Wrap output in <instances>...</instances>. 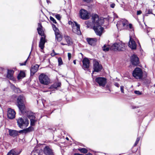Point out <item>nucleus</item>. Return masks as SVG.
Returning <instances> with one entry per match:
<instances>
[{
	"label": "nucleus",
	"instance_id": "nucleus-1",
	"mask_svg": "<svg viewBox=\"0 0 155 155\" xmlns=\"http://www.w3.org/2000/svg\"><path fill=\"white\" fill-rule=\"evenodd\" d=\"M25 101V98L23 95L19 96L17 100V106L22 114L26 112V110L24 103Z\"/></svg>",
	"mask_w": 155,
	"mask_h": 155
},
{
	"label": "nucleus",
	"instance_id": "nucleus-2",
	"mask_svg": "<svg viewBox=\"0 0 155 155\" xmlns=\"http://www.w3.org/2000/svg\"><path fill=\"white\" fill-rule=\"evenodd\" d=\"M118 29H127L128 28V22L125 19H122L118 21L116 25Z\"/></svg>",
	"mask_w": 155,
	"mask_h": 155
},
{
	"label": "nucleus",
	"instance_id": "nucleus-3",
	"mask_svg": "<svg viewBox=\"0 0 155 155\" xmlns=\"http://www.w3.org/2000/svg\"><path fill=\"white\" fill-rule=\"evenodd\" d=\"M39 80L41 84L45 85H48L50 82L49 78L44 73H42L39 75Z\"/></svg>",
	"mask_w": 155,
	"mask_h": 155
},
{
	"label": "nucleus",
	"instance_id": "nucleus-4",
	"mask_svg": "<svg viewBox=\"0 0 155 155\" xmlns=\"http://www.w3.org/2000/svg\"><path fill=\"white\" fill-rule=\"evenodd\" d=\"M112 49L114 51H123L125 50V44L122 42L115 43L112 46Z\"/></svg>",
	"mask_w": 155,
	"mask_h": 155
},
{
	"label": "nucleus",
	"instance_id": "nucleus-5",
	"mask_svg": "<svg viewBox=\"0 0 155 155\" xmlns=\"http://www.w3.org/2000/svg\"><path fill=\"white\" fill-rule=\"evenodd\" d=\"M95 81L100 87H104L107 82L106 78L101 77L96 78L95 79Z\"/></svg>",
	"mask_w": 155,
	"mask_h": 155
},
{
	"label": "nucleus",
	"instance_id": "nucleus-6",
	"mask_svg": "<svg viewBox=\"0 0 155 155\" xmlns=\"http://www.w3.org/2000/svg\"><path fill=\"white\" fill-rule=\"evenodd\" d=\"M17 122L19 127L22 129L27 127L28 124V120L23 119L22 118H19L17 120Z\"/></svg>",
	"mask_w": 155,
	"mask_h": 155
},
{
	"label": "nucleus",
	"instance_id": "nucleus-7",
	"mask_svg": "<svg viewBox=\"0 0 155 155\" xmlns=\"http://www.w3.org/2000/svg\"><path fill=\"white\" fill-rule=\"evenodd\" d=\"M133 76L136 79H140L143 76V72L142 70L139 68H136L133 71Z\"/></svg>",
	"mask_w": 155,
	"mask_h": 155
},
{
	"label": "nucleus",
	"instance_id": "nucleus-8",
	"mask_svg": "<svg viewBox=\"0 0 155 155\" xmlns=\"http://www.w3.org/2000/svg\"><path fill=\"white\" fill-rule=\"evenodd\" d=\"M93 28L97 35L101 36L103 32L104 28L100 25H94Z\"/></svg>",
	"mask_w": 155,
	"mask_h": 155
},
{
	"label": "nucleus",
	"instance_id": "nucleus-9",
	"mask_svg": "<svg viewBox=\"0 0 155 155\" xmlns=\"http://www.w3.org/2000/svg\"><path fill=\"white\" fill-rule=\"evenodd\" d=\"M80 15L81 18L84 20L87 19L89 18V14L87 12L82 9L80 11Z\"/></svg>",
	"mask_w": 155,
	"mask_h": 155
},
{
	"label": "nucleus",
	"instance_id": "nucleus-10",
	"mask_svg": "<svg viewBox=\"0 0 155 155\" xmlns=\"http://www.w3.org/2000/svg\"><path fill=\"white\" fill-rule=\"evenodd\" d=\"M53 29L55 32L56 39L58 41H60L62 40V37L60 34L58 29L55 27V25H53Z\"/></svg>",
	"mask_w": 155,
	"mask_h": 155
},
{
	"label": "nucleus",
	"instance_id": "nucleus-11",
	"mask_svg": "<svg viewBox=\"0 0 155 155\" xmlns=\"http://www.w3.org/2000/svg\"><path fill=\"white\" fill-rule=\"evenodd\" d=\"M102 68V66L99 64V62L94 60L93 61V68L94 71L98 72Z\"/></svg>",
	"mask_w": 155,
	"mask_h": 155
},
{
	"label": "nucleus",
	"instance_id": "nucleus-12",
	"mask_svg": "<svg viewBox=\"0 0 155 155\" xmlns=\"http://www.w3.org/2000/svg\"><path fill=\"white\" fill-rule=\"evenodd\" d=\"M92 21L94 25H101V20L99 19L98 15L97 14L92 16Z\"/></svg>",
	"mask_w": 155,
	"mask_h": 155
},
{
	"label": "nucleus",
	"instance_id": "nucleus-13",
	"mask_svg": "<svg viewBox=\"0 0 155 155\" xmlns=\"http://www.w3.org/2000/svg\"><path fill=\"white\" fill-rule=\"evenodd\" d=\"M72 31L74 33L78 35L81 34V31L80 29V25L77 23L72 25Z\"/></svg>",
	"mask_w": 155,
	"mask_h": 155
},
{
	"label": "nucleus",
	"instance_id": "nucleus-14",
	"mask_svg": "<svg viewBox=\"0 0 155 155\" xmlns=\"http://www.w3.org/2000/svg\"><path fill=\"white\" fill-rule=\"evenodd\" d=\"M16 113L15 110L11 108L8 109L7 112L8 117L10 119H13L15 118Z\"/></svg>",
	"mask_w": 155,
	"mask_h": 155
},
{
	"label": "nucleus",
	"instance_id": "nucleus-15",
	"mask_svg": "<svg viewBox=\"0 0 155 155\" xmlns=\"http://www.w3.org/2000/svg\"><path fill=\"white\" fill-rule=\"evenodd\" d=\"M82 68L84 69H88L89 67L90 61L87 58H84L82 60Z\"/></svg>",
	"mask_w": 155,
	"mask_h": 155
},
{
	"label": "nucleus",
	"instance_id": "nucleus-16",
	"mask_svg": "<svg viewBox=\"0 0 155 155\" xmlns=\"http://www.w3.org/2000/svg\"><path fill=\"white\" fill-rule=\"evenodd\" d=\"M129 46L132 49L135 50L136 49L137 44L133 39L130 37L129 42Z\"/></svg>",
	"mask_w": 155,
	"mask_h": 155
},
{
	"label": "nucleus",
	"instance_id": "nucleus-17",
	"mask_svg": "<svg viewBox=\"0 0 155 155\" xmlns=\"http://www.w3.org/2000/svg\"><path fill=\"white\" fill-rule=\"evenodd\" d=\"M39 66L37 64L35 65H32L30 69L31 75L33 76L35 73L37 71Z\"/></svg>",
	"mask_w": 155,
	"mask_h": 155
},
{
	"label": "nucleus",
	"instance_id": "nucleus-18",
	"mask_svg": "<svg viewBox=\"0 0 155 155\" xmlns=\"http://www.w3.org/2000/svg\"><path fill=\"white\" fill-rule=\"evenodd\" d=\"M131 61L133 65H137L139 63L138 57L135 55H133L131 57Z\"/></svg>",
	"mask_w": 155,
	"mask_h": 155
},
{
	"label": "nucleus",
	"instance_id": "nucleus-19",
	"mask_svg": "<svg viewBox=\"0 0 155 155\" xmlns=\"http://www.w3.org/2000/svg\"><path fill=\"white\" fill-rule=\"evenodd\" d=\"M45 36L41 37L40 38V42L39 44V47L42 50L44 48V45L46 42Z\"/></svg>",
	"mask_w": 155,
	"mask_h": 155
},
{
	"label": "nucleus",
	"instance_id": "nucleus-20",
	"mask_svg": "<svg viewBox=\"0 0 155 155\" xmlns=\"http://www.w3.org/2000/svg\"><path fill=\"white\" fill-rule=\"evenodd\" d=\"M38 27L37 28L38 33L39 35H41V37L45 36L44 34V32L42 29V26L41 23H39L38 24Z\"/></svg>",
	"mask_w": 155,
	"mask_h": 155
},
{
	"label": "nucleus",
	"instance_id": "nucleus-21",
	"mask_svg": "<svg viewBox=\"0 0 155 155\" xmlns=\"http://www.w3.org/2000/svg\"><path fill=\"white\" fill-rule=\"evenodd\" d=\"M87 41L88 43L91 45H94L97 41V39L96 38H87Z\"/></svg>",
	"mask_w": 155,
	"mask_h": 155
},
{
	"label": "nucleus",
	"instance_id": "nucleus-22",
	"mask_svg": "<svg viewBox=\"0 0 155 155\" xmlns=\"http://www.w3.org/2000/svg\"><path fill=\"white\" fill-rule=\"evenodd\" d=\"M44 152L46 155H53L52 150L47 146L44 148Z\"/></svg>",
	"mask_w": 155,
	"mask_h": 155
},
{
	"label": "nucleus",
	"instance_id": "nucleus-23",
	"mask_svg": "<svg viewBox=\"0 0 155 155\" xmlns=\"http://www.w3.org/2000/svg\"><path fill=\"white\" fill-rule=\"evenodd\" d=\"M28 118L30 120L31 124V125H34L36 120L35 119V117L34 114L32 113L31 114L28 116Z\"/></svg>",
	"mask_w": 155,
	"mask_h": 155
},
{
	"label": "nucleus",
	"instance_id": "nucleus-24",
	"mask_svg": "<svg viewBox=\"0 0 155 155\" xmlns=\"http://www.w3.org/2000/svg\"><path fill=\"white\" fill-rule=\"evenodd\" d=\"M9 134L10 136L15 137L18 134V131L15 130L10 129L9 130Z\"/></svg>",
	"mask_w": 155,
	"mask_h": 155
},
{
	"label": "nucleus",
	"instance_id": "nucleus-25",
	"mask_svg": "<svg viewBox=\"0 0 155 155\" xmlns=\"http://www.w3.org/2000/svg\"><path fill=\"white\" fill-rule=\"evenodd\" d=\"M65 39L67 43V44L68 45H71L73 44V41L71 38L68 35L64 36Z\"/></svg>",
	"mask_w": 155,
	"mask_h": 155
},
{
	"label": "nucleus",
	"instance_id": "nucleus-26",
	"mask_svg": "<svg viewBox=\"0 0 155 155\" xmlns=\"http://www.w3.org/2000/svg\"><path fill=\"white\" fill-rule=\"evenodd\" d=\"M14 71L12 70H8L7 74V77L8 78L12 80L13 79V76Z\"/></svg>",
	"mask_w": 155,
	"mask_h": 155
},
{
	"label": "nucleus",
	"instance_id": "nucleus-27",
	"mask_svg": "<svg viewBox=\"0 0 155 155\" xmlns=\"http://www.w3.org/2000/svg\"><path fill=\"white\" fill-rule=\"evenodd\" d=\"M61 85V83L60 82H55L51 85V88L57 89L58 87H60Z\"/></svg>",
	"mask_w": 155,
	"mask_h": 155
},
{
	"label": "nucleus",
	"instance_id": "nucleus-28",
	"mask_svg": "<svg viewBox=\"0 0 155 155\" xmlns=\"http://www.w3.org/2000/svg\"><path fill=\"white\" fill-rule=\"evenodd\" d=\"M25 76V74L23 71H21L18 76V79H21Z\"/></svg>",
	"mask_w": 155,
	"mask_h": 155
},
{
	"label": "nucleus",
	"instance_id": "nucleus-29",
	"mask_svg": "<svg viewBox=\"0 0 155 155\" xmlns=\"http://www.w3.org/2000/svg\"><path fill=\"white\" fill-rule=\"evenodd\" d=\"M16 152L14 149L11 150L7 154V155H15Z\"/></svg>",
	"mask_w": 155,
	"mask_h": 155
},
{
	"label": "nucleus",
	"instance_id": "nucleus-30",
	"mask_svg": "<svg viewBox=\"0 0 155 155\" xmlns=\"http://www.w3.org/2000/svg\"><path fill=\"white\" fill-rule=\"evenodd\" d=\"M78 150L81 153H87L88 151L87 149L85 148H81L78 149Z\"/></svg>",
	"mask_w": 155,
	"mask_h": 155
},
{
	"label": "nucleus",
	"instance_id": "nucleus-31",
	"mask_svg": "<svg viewBox=\"0 0 155 155\" xmlns=\"http://www.w3.org/2000/svg\"><path fill=\"white\" fill-rule=\"evenodd\" d=\"M103 50L105 52L108 51L109 50V48L107 45H104L102 47Z\"/></svg>",
	"mask_w": 155,
	"mask_h": 155
},
{
	"label": "nucleus",
	"instance_id": "nucleus-32",
	"mask_svg": "<svg viewBox=\"0 0 155 155\" xmlns=\"http://www.w3.org/2000/svg\"><path fill=\"white\" fill-rule=\"evenodd\" d=\"M105 87H104L106 91V93H109L110 92V87L109 85L108 84L105 85Z\"/></svg>",
	"mask_w": 155,
	"mask_h": 155
},
{
	"label": "nucleus",
	"instance_id": "nucleus-33",
	"mask_svg": "<svg viewBox=\"0 0 155 155\" xmlns=\"http://www.w3.org/2000/svg\"><path fill=\"white\" fill-rule=\"evenodd\" d=\"M33 128L32 127H29L27 128L24 129L25 131V133L26 134L27 133L31 132Z\"/></svg>",
	"mask_w": 155,
	"mask_h": 155
},
{
	"label": "nucleus",
	"instance_id": "nucleus-34",
	"mask_svg": "<svg viewBox=\"0 0 155 155\" xmlns=\"http://www.w3.org/2000/svg\"><path fill=\"white\" fill-rule=\"evenodd\" d=\"M146 13H145V15L146 16H147L148 14H152V9H146Z\"/></svg>",
	"mask_w": 155,
	"mask_h": 155
},
{
	"label": "nucleus",
	"instance_id": "nucleus-35",
	"mask_svg": "<svg viewBox=\"0 0 155 155\" xmlns=\"http://www.w3.org/2000/svg\"><path fill=\"white\" fill-rule=\"evenodd\" d=\"M58 65H61L63 64V62L62 60V59L61 58H58Z\"/></svg>",
	"mask_w": 155,
	"mask_h": 155
},
{
	"label": "nucleus",
	"instance_id": "nucleus-36",
	"mask_svg": "<svg viewBox=\"0 0 155 155\" xmlns=\"http://www.w3.org/2000/svg\"><path fill=\"white\" fill-rule=\"evenodd\" d=\"M91 22L87 21L85 22V24L87 25V27L88 28H90L91 27Z\"/></svg>",
	"mask_w": 155,
	"mask_h": 155
},
{
	"label": "nucleus",
	"instance_id": "nucleus-37",
	"mask_svg": "<svg viewBox=\"0 0 155 155\" xmlns=\"http://www.w3.org/2000/svg\"><path fill=\"white\" fill-rule=\"evenodd\" d=\"M50 19L51 21H52L53 23L55 24L57 23L56 20L53 17L51 16L50 18Z\"/></svg>",
	"mask_w": 155,
	"mask_h": 155
},
{
	"label": "nucleus",
	"instance_id": "nucleus-38",
	"mask_svg": "<svg viewBox=\"0 0 155 155\" xmlns=\"http://www.w3.org/2000/svg\"><path fill=\"white\" fill-rule=\"evenodd\" d=\"M140 139V137H138L137 138L135 144H134V146H136L138 144Z\"/></svg>",
	"mask_w": 155,
	"mask_h": 155
},
{
	"label": "nucleus",
	"instance_id": "nucleus-39",
	"mask_svg": "<svg viewBox=\"0 0 155 155\" xmlns=\"http://www.w3.org/2000/svg\"><path fill=\"white\" fill-rule=\"evenodd\" d=\"M31 52H30V54H29V55H30V54H31ZM30 56V55H29ZM29 56H28V58L25 61V62L23 63H20V65H21V66H22V65H26V63L27 62V60H28V58L29 57Z\"/></svg>",
	"mask_w": 155,
	"mask_h": 155
},
{
	"label": "nucleus",
	"instance_id": "nucleus-40",
	"mask_svg": "<svg viewBox=\"0 0 155 155\" xmlns=\"http://www.w3.org/2000/svg\"><path fill=\"white\" fill-rule=\"evenodd\" d=\"M134 93L137 94L138 95H140L142 94L139 91H134Z\"/></svg>",
	"mask_w": 155,
	"mask_h": 155
},
{
	"label": "nucleus",
	"instance_id": "nucleus-41",
	"mask_svg": "<svg viewBox=\"0 0 155 155\" xmlns=\"http://www.w3.org/2000/svg\"><path fill=\"white\" fill-rule=\"evenodd\" d=\"M55 17L56 18L59 20H60L61 19V17L59 15H55Z\"/></svg>",
	"mask_w": 155,
	"mask_h": 155
},
{
	"label": "nucleus",
	"instance_id": "nucleus-42",
	"mask_svg": "<svg viewBox=\"0 0 155 155\" xmlns=\"http://www.w3.org/2000/svg\"><path fill=\"white\" fill-rule=\"evenodd\" d=\"M69 24L70 25H71V26L75 24V23H77V22H73L71 21H70L68 22Z\"/></svg>",
	"mask_w": 155,
	"mask_h": 155
},
{
	"label": "nucleus",
	"instance_id": "nucleus-43",
	"mask_svg": "<svg viewBox=\"0 0 155 155\" xmlns=\"http://www.w3.org/2000/svg\"><path fill=\"white\" fill-rule=\"evenodd\" d=\"M51 55L52 56H54L57 54L55 53L54 51V50H53V52L51 54Z\"/></svg>",
	"mask_w": 155,
	"mask_h": 155
},
{
	"label": "nucleus",
	"instance_id": "nucleus-44",
	"mask_svg": "<svg viewBox=\"0 0 155 155\" xmlns=\"http://www.w3.org/2000/svg\"><path fill=\"white\" fill-rule=\"evenodd\" d=\"M124 87L123 86H121L120 87V91L121 92L123 93H124Z\"/></svg>",
	"mask_w": 155,
	"mask_h": 155
},
{
	"label": "nucleus",
	"instance_id": "nucleus-45",
	"mask_svg": "<svg viewBox=\"0 0 155 155\" xmlns=\"http://www.w3.org/2000/svg\"><path fill=\"white\" fill-rule=\"evenodd\" d=\"M68 59L70 60L71 58V54L70 53H68Z\"/></svg>",
	"mask_w": 155,
	"mask_h": 155
},
{
	"label": "nucleus",
	"instance_id": "nucleus-46",
	"mask_svg": "<svg viewBox=\"0 0 155 155\" xmlns=\"http://www.w3.org/2000/svg\"><path fill=\"white\" fill-rule=\"evenodd\" d=\"M115 5L114 3H112L110 5V7L112 8H113L114 7Z\"/></svg>",
	"mask_w": 155,
	"mask_h": 155
},
{
	"label": "nucleus",
	"instance_id": "nucleus-47",
	"mask_svg": "<svg viewBox=\"0 0 155 155\" xmlns=\"http://www.w3.org/2000/svg\"><path fill=\"white\" fill-rule=\"evenodd\" d=\"M142 13V12L140 10L138 11L137 12V15H140Z\"/></svg>",
	"mask_w": 155,
	"mask_h": 155
},
{
	"label": "nucleus",
	"instance_id": "nucleus-48",
	"mask_svg": "<svg viewBox=\"0 0 155 155\" xmlns=\"http://www.w3.org/2000/svg\"><path fill=\"white\" fill-rule=\"evenodd\" d=\"M129 28L130 29H132V25L131 24H128V28Z\"/></svg>",
	"mask_w": 155,
	"mask_h": 155
},
{
	"label": "nucleus",
	"instance_id": "nucleus-49",
	"mask_svg": "<svg viewBox=\"0 0 155 155\" xmlns=\"http://www.w3.org/2000/svg\"><path fill=\"white\" fill-rule=\"evenodd\" d=\"M84 1L87 3H89L91 2L92 0H84Z\"/></svg>",
	"mask_w": 155,
	"mask_h": 155
},
{
	"label": "nucleus",
	"instance_id": "nucleus-50",
	"mask_svg": "<svg viewBox=\"0 0 155 155\" xmlns=\"http://www.w3.org/2000/svg\"><path fill=\"white\" fill-rule=\"evenodd\" d=\"M114 85L117 87H119V84L117 83H115L114 84Z\"/></svg>",
	"mask_w": 155,
	"mask_h": 155
},
{
	"label": "nucleus",
	"instance_id": "nucleus-51",
	"mask_svg": "<svg viewBox=\"0 0 155 155\" xmlns=\"http://www.w3.org/2000/svg\"><path fill=\"white\" fill-rule=\"evenodd\" d=\"M19 133H25V130L24 129H23V130H20L19 132H18Z\"/></svg>",
	"mask_w": 155,
	"mask_h": 155
},
{
	"label": "nucleus",
	"instance_id": "nucleus-52",
	"mask_svg": "<svg viewBox=\"0 0 155 155\" xmlns=\"http://www.w3.org/2000/svg\"><path fill=\"white\" fill-rule=\"evenodd\" d=\"M61 44L62 45H67V44H64V43H63V42H61Z\"/></svg>",
	"mask_w": 155,
	"mask_h": 155
},
{
	"label": "nucleus",
	"instance_id": "nucleus-53",
	"mask_svg": "<svg viewBox=\"0 0 155 155\" xmlns=\"http://www.w3.org/2000/svg\"><path fill=\"white\" fill-rule=\"evenodd\" d=\"M74 155H83L82 154H79L78 153H75Z\"/></svg>",
	"mask_w": 155,
	"mask_h": 155
},
{
	"label": "nucleus",
	"instance_id": "nucleus-54",
	"mask_svg": "<svg viewBox=\"0 0 155 155\" xmlns=\"http://www.w3.org/2000/svg\"><path fill=\"white\" fill-rule=\"evenodd\" d=\"M86 155H92V154L90 153H88Z\"/></svg>",
	"mask_w": 155,
	"mask_h": 155
},
{
	"label": "nucleus",
	"instance_id": "nucleus-55",
	"mask_svg": "<svg viewBox=\"0 0 155 155\" xmlns=\"http://www.w3.org/2000/svg\"><path fill=\"white\" fill-rule=\"evenodd\" d=\"M73 63L74 64H76V62L75 60H74L73 61Z\"/></svg>",
	"mask_w": 155,
	"mask_h": 155
},
{
	"label": "nucleus",
	"instance_id": "nucleus-56",
	"mask_svg": "<svg viewBox=\"0 0 155 155\" xmlns=\"http://www.w3.org/2000/svg\"><path fill=\"white\" fill-rule=\"evenodd\" d=\"M17 90L18 92L19 89L17 88Z\"/></svg>",
	"mask_w": 155,
	"mask_h": 155
},
{
	"label": "nucleus",
	"instance_id": "nucleus-57",
	"mask_svg": "<svg viewBox=\"0 0 155 155\" xmlns=\"http://www.w3.org/2000/svg\"><path fill=\"white\" fill-rule=\"evenodd\" d=\"M66 139L67 140H68V137H66Z\"/></svg>",
	"mask_w": 155,
	"mask_h": 155
},
{
	"label": "nucleus",
	"instance_id": "nucleus-58",
	"mask_svg": "<svg viewBox=\"0 0 155 155\" xmlns=\"http://www.w3.org/2000/svg\"><path fill=\"white\" fill-rule=\"evenodd\" d=\"M48 2V1L47 0V2Z\"/></svg>",
	"mask_w": 155,
	"mask_h": 155
},
{
	"label": "nucleus",
	"instance_id": "nucleus-59",
	"mask_svg": "<svg viewBox=\"0 0 155 155\" xmlns=\"http://www.w3.org/2000/svg\"><path fill=\"white\" fill-rule=\"evenodd\" d=\"M48 2V1L47 0V2Z\"/></svg>",
	"mask_w": 155,
	"mask_h": 155
},
{
	"label": "nucleus",
	"instance_id": "nucleus-60",
	"mask_svg": "<svg viewBox=\"0 0 155 155\" xmlns=\"http://www.w3.org/2000/svg\"><path fill=\"white\" fill-rule=\"evenodd\" d=\"M32 43H33L32 44H33V42H32Z\"/></svg>",
	"mask_w": 155,
	"mask_h": 155
},
{
	"label": "nucleus",
	"instance_id": "nucleus-61",
	"mask_svg": "<svg viewBox=\"0 0 155 155\" xmlns=\"http://www.w3.org/2000/svg\"><path fill=\"white\" fill-rule=\"evenodd\" d=\"M35 155V154H34V155Z\"/></svg>",
	"mask_w": 155,
	"mask_h": 155
}]
</instances>
